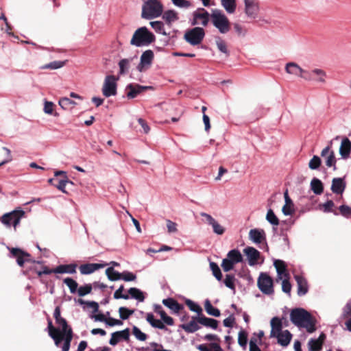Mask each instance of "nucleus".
I'll list each match as a JSON object with an SVG mask.
<instances>
[{
  "label": "nucleus",
  "instance_id": "9d476101",
  "mask_svg": "<svg viewBox=\"0 0 351 351\" xmlns=\"http://www.w3.org/2000/svg\"><path fill=\"white\" fill-rule=\"evenodd\" d=\"M152 88V86H141L138 84H130L125 87V91L128 99H134L141 93Z\"/></svg>",
  "mask_w": 351,
  "mask_h": 351
},
{
  "label": "nucleus",
  "instance_id": "c756f323",
  "mask_svg": "<svg viewBox=\"0 0 351 351\" xmlns=\"http://www.w3.org/2000/svg\"><path fill=\"white\" fill-rule=\"evenodd\" d=\"M274 337L277 338L278 343L281 345L282 346H287L292 337V335L288 330H284L282 333L278 334V335L275 336Z\"/></svg>",
  "mask_w": 351,
  "mask_h": 351
},
{
  "label": "nucleus",
  "instance_id": "79ce46f5",
  "mask_svg": "<svg viewBox=\"0 0 351 351\" xmlns=\"http://www.w3.org/2000/svg\"><path fill=\"white\" fill-rule=\"evenodd\" d=\"M129 294L132 298L138 300L140 302H143L145 300V296L143 293L138 289L135 287H132L128 290Z\"/></svg>",
  "mask_w": 351,
  "mask_h": 351
},
{
  "label": "nucleus",
  "instance_id": "e2e57ef3",
  "mask_svg": "<svg viewBox=\"0 0 351 351\" xmlns=\"http://www.w3.org/2000/svg\"><path fill=\"white\" fill-rule=\"evenodd\" d=\"M335 163H336V159H335V153L333 151H332L330 153L329 156L326 158V165L328 167H334V170H335L336 169Z\"/></svg>",
  "mask_w": 351,
  "mask_h": 351
},
{
  "label": "nucleus",
  "instance_id": "6e6d98bb",
  "mask_svg": "<svg viewBox=\"0 0 351 351\" xmlns=\"http://www.w3.org/2000/svg\"><path fill=\"white\" fill-rule=\"evenodd\" d=\"M77 302L80 304H86L88 306L92 308L93 309V313H97L99 311V304L97 302L91 301V302H86L82 299H78Z\"/></svg>",
  "mask_w": 351,
  "mask_h": 351
},
{
  "label": "nucleus",
  "instance_id": "72a5a7b5",
  "mask_svg": "<svg viewBox=\"0 0 351 351\" xmlns=\"http://www.w3.org/2000/svg\"><path fill=\"white\" fill-rule=\"evenodd\" d=\"M62 335H64V338H63L64 343L62 347V351H69L70 349L71 343L72 341L73 337V330L69 329V330H67L66 332H64Z\"/></svg>",
  "mask_w": 351,
  "mask_h": 351
},
{
  "label": "nucleus",
  "instance_id": "f704fd0d",
  "mask_svg": "<svg viewBox=\"0 0 351 351\" xmlns=\"http://www.w3.org/2000/svg\"><path fill=\"white\" fill-rule=\"evenodd\" d=\"M221 5L228 14H233L237 8V0H221Z\"/></svg>",
  "mask_w": 351,
  "mask_h": 351
},
{
  "label": "nucleus",
  "instance_id": "f8f14e48",
  "mask_svg": "<svg viewBox=\"0 0 351 351\" xmlns=\"http://www.w3.org/2000/svg\"><path fill=\"white\" fill-rule=\"evenodd\" d=\"M10 253L16 259V262L21 267H23L24 263L25 262H30L31 259V255L26 252L23 251L20 248H12L10 250Z\"/></svg>",
  "mask_w": 351,
  "mask_h": 351
},
{
  "label": "nucleus",
  "instance_id": "bf43d9fd",
  "mask_svg": "<svg viewBox=\"0 0 351 351\" xmlns=\"http://www.w3.org/2000/svg\"><path fill=\"white\" fill-rule=\"evenodd\" d=\"M62 334L63 332L59 331V332L49 335L51 338L54 341V343L57 347L60 346V344L63 341L64 335Z\"/></svg>",
  "mask_w": 351,
  "mask_h": 351
},
{
  "label": "nucleus",
  "instance_id": "9b49d317",
  "mask_svg": "<svg viewBox=\"0 0 351 351\" xmlns=\"http://www.w3.org/2000/svg\"><path fill=\"white\" fill-rule=\"evenodd\" d=\"M245 13L251 18L255 19L259 10V3L258 0H244Z\"/></svg>",
  "mask_w": 351,
  "mask_h": 351
},
{
  "label": "nucleus",
  "instance_id": "393cba45",
  "mask_svg": "<svg viewBox=\"0 0 351 351\" xmlns=\"http://www.w3.org/2000/svg\"><path fill=\"white\" fill-rule=\"evenodd\" d=\"M197 321L199 324L203 325L204 326L211 328L213 329H217L218 327V321L213 319L206 317L202 314L197 316Z\"/></svg>",
  "mask_w": 351,
  "mask_h": 351
},
{
  "label": "nucleus",
  "instance_id": "8fccbe9b",
  "mask_svg": "<svg viewBox=\"0 0 351 351\" xmlns=\"http://www.w3.org/2000/svg\"><path fill=\"white\" fill-rule=\"evenodd\" d=\"M119 316L122 319H127L128 317L133 315L134 310H130L125 307H120L119 308Z\"/></svg>",
  "mask_w": 351,
  "mask_h": 351
},
{
  "label": "nucleus",
  "instance_id": "473e14b6",
  "mask_svg": "<svg viewBox=\"0 0 351 351\" xmlns=\"http://www.w3.org/2000/svg\"><path fill=\"white\" fill-rule=\"evenodd\" d=\"M227 258L234 265L243 261V256L240 251L237 249L232 250L227 254Z\"/></svg>",
  "mask_w": 351,
  "mask_h": 351
},
{
  "label": "nucleus",
  "instance_id": "680f3d73",
  "mask_svg": "<svg viewBox=\"0 0 351 351\" xmlns=\"http://www.w3.org/2000/svg\"><path fill=\"white\" fill-rule=\"evenodd\" d=\"M56 324L60 325L62 327V330H60V332L64 333L66 332L69 329H72L69 325L66 322V320L62 317L57 321H56Z\"/></svg>",
  "mask_w": 351,
  "mask_h": 351
},
{
  "label": "nucleus",
  "instance_id": "bb28decb",
  "mask_svg": "<svg viewBox=\"0 0 351 351\" xmlns=\"http://www.w3.org/2000/svg\"><path fill=\"white\" fill-rule=\"evenodd\" d=\"M295 279L298 285V294L304 295L308 292V283L306 280L300 275H295Z\"/></svg>",
  "mask_w": 351,
  "mask_h": 351
},
{
  "label": "nucleus",
  "instance_id": "09e8293b",
  "mask_svg": "<svg viewBox=\"0 0 351 351\" xmlns=\"http://www.w3.org/2000/svg\"><path fill=\"white\" fill-rule=\"evenodd\" d=\"M65 61H53L49 64L43 65L41 68L43 69H58L64 66Z\"/></svg>",
  "mask_w": 351,
  "mask_h": 351
},
{
  "label": "nucleus",
  "instance_id": "052dcab7",
  "mask_svg": "<svg viewBox=\"0 0 351 351\" xmlns=\"http://www.w3.org/2000/svg\"><path fill=\"white\" fill-rule=\"evenodd\" d=\"M234 264H233L228 258L222 261L221 267L224 271L228 272L233 269Z\"/></svg>",
  "mask_w": 351,
  "mask_h": 351
},
{
  "label": "nucleus",
  "instance_id": "774afa93",
  "mask_svg": "<svg viewBox=\"0 0 351 351\" xmlns=\"http://www.w3.org/2000/svg\"><path fill=\"white\" fill-rule=\"evenodd\" d=\"M351 316V300L346 304L343 309L342 317L348 318Z\"/></svg>",
  "mask_w": 351,
  "mask_h": 351
},
{
  "label": "nucleus",
  "instance_id": "4d7b16f0",
  "mask_svg": "<svg viewBox=\"0 0 351 351\" xmlns=\"http://www.w3.org/2000/svg\"><path fill=\"white\" fill-rule=\"evenodd\" d=\"M132 333L140 341H145L147 339V335L141 332V330L136 326L132 328Z\"/></svg>",
  "mask_w": 351,
  "mask_h": 351
},
{
  "label": "nucleus",
  "instance_id": "b1692460",
  "mask_svg": "<svg viewBox=\"0 0 351 351\" xmlns=\"http://www.w3.org/2000/svg\"><path fill=\"white\" fill-rule=\"evenodd\" d=\"M274 265L276 269L278 276L280 279H282V278H289V274L287 270V265L283 261L276 260L274 263Z\"/></svg>",
  "mask_w": 351,
  "mask_h": 351
},
{
  "label": "nucleus",
  "instance_id": "c9c22d12",
  "mask_svg": "<svg viewBox=\"0 0 351 351\" xmlns=\"http://www.w3.org/2000/svg\"><path fill=\"white\" fill-rule=\"evenodd\" d=\"M134 58H124L119 61V73L121 75H123L128 72L130 63L133 60Z\"/></svg>",
  "mask_w": 351,
  "mask_h": 351
},
{
  "label": "nucleus",
  "instance_id": "0eeeda50",
  "mask_svg": "<svg viewBox=\"0 0 351 351\" xmlns=\"http://www.w3.org/2000/svg\"><path fill=\"white\" fill-rule=\"evenodd\" d=\"M257 285L262 293L266 295L274 293L273 279L266 273H261Z\"/></svg>",
  "mask_w": 351,
  "mask_h": 351
},
{
  "label": "nucleus",
  "instance_id": "412c9836",
  "mask_svg": "<svg viewBox=\"0 0 351 351\" xmlns=\"http://www.w3.org/2000/svg\"><path fill=\"white\" fill-rule=\"evenodd\" d=\"M77 265L67 264V265H60L56 268L52 269V271L54 274H73L76 273Z\"/></svg>",
  "mask_w": 351,
  "mask_h": 351
},
{
  "label": "nucleus",
  "instance_id": "a19ab883",
  "mask_svg": "<svg viewBox=\"0 0 351 351\" xmlns=\"http://www.w3.org/2000/svg\"><path fill=\"white\" fill-rule=\"evenodd\" d=\"M64 283L69 287L71 293H75L78 290V283L71 278H66Z\"/></svg>",
  "mask_w": 351,
  "mask_h": 351
},
{
  "label": "nucleus",
  "instance_id": "de8ad7c7",
  "mask_svg": "<svg viewBox=\"0 0 351 351\" xmlns=\"http://www.w3.org/2000/svg\"><path fill=\"white\" fill-rule=\"evenodd\" d=\"M163 18L168 23L178 20V13L174 10L166 11L163 15Z\"/></svg>",
  "mask_w": 351,
  "mask_h": 351
},
{
  "label": "nucleus",
  "instance_id": "f257e3e1",
  "mask_svg": "<svg viewBox=\"0 0 351 351\" xmlns=\"http://www.w3.org/2000/svg\"><path fill=\"white\" fill-rule=\"evenodd\" d=\"M290 319L293 324L304 328L309 333L315 331V321L311 314L304 308H294L290 313Z\"/></svg>",
  "mask_w": 351,
  "mask_h": 351
},
{
  "label": "nucleus",
  "instance_id": "2eb2a0df",
  "mask_svg": "<svg viewBox=\"0 0 351 351\" xmlns=\"http://www.w3.org/2000/svg\"><path fill=\"white\" fill-rule=\"evenodd\" d=\"M130 338V329L125 328L121 331H117L111 335V338L109 341V343L111 346H116L121 339L128 341Z\"/></svg>",
  "mask_w": 351,
  "mask_h": 351
},
{
  "label": "nucleus",
  "instance_id": "0e129e2a",
  "mask_svg": "<svg viewBox=\"0 0 351 351\" xmlns=\"http://www.w3.org/2000/svg\"><path fill=\"white\" fill-rule=\"evenodd\" d=\"M124 290L123 285H121L120 287L114 293V299H124L128 300L129 295L126 294H122V291Z\"/></svg>",
  "mask_w": 351,
  "mask_h": 351
},
{
  "label": "nucleus",
  "instance_id": "dca6fc26",
  "mask_svg": "<svg viewBox=\"0 0 351 351\" xmlns=\"http://www.w3.org/2000/svg\"><path fill=\"white\" fill-rule=\"evenodd\" d=\"M108 264L105 263H86L81 265L79 267L80 273L83 275H88L93 273L96 270L104 268Z\"/></svg>",
  "mask_w": 351,
  "mask_h": 351
},
{
  "label": "nucleus",
  "instance_id": "6ab92c4d",
  "mask_svg": "<svg viewBox=\"0 0 351 351\" xmlns=\"http://www.w3.org/2000/svg\"><path fill=\"white\" fill-rule=\"evenodd\" d=\"M326 338V335L322 332L318 339H311L308 343L309 351H321Z\"/></svg>",
  "mask_w": 351,
  "mask_h": 351
},
{
  "label": "nucleus",
  "instance_id": "7c9ffc66",
  "mask_svg": "<svg viewBox=\"0 0 351 351\" xmlns=\"http://www.w3.org/2000/svg\"><path fill=\"white\" fill-rule=\"evenodd\" d=\"M346 188V184L341 178H333L331 190L334 193L341 194Z\"/></svg>",
  "mask_w": 351,
  "mask_h": 351
},
{
  "label": "nucleus",
  "instance_id": "1a4fd4ad",
  "mask_svg": "<svg viewBox=\"0 0 351 351\" xmlns=\"http://www.w3.org/2000/svg\"><path fill=\"white\" fill-rule=\"evenodd\" d=\"M154 53L151 49L145 51L141 56L140 62L137 66V69L143 72L149 69L154 60Z\"/></svg>",
  "mask_w": 351,
  "mask_h": 351
},
{
  "label": "nucleus",
  "instance_id": "3c124183",
  "mask_svg": "<svg viewBox=\"0 0 351 351\" xmlns=\"http://www.w3.org/2000/svg\"><path fill=\"white\" fill-rule=\"evenodd\" d=\"M247 343V333L245 330H241L239 332L238 343L243 348L246 347Z\"/></svg>",
  "mask_w": 351,
  "mask_h": 351
},
{
  "label": "nucleus",
  "instance_id": "58836bf2",
  "mask_svg": "<svg viewBox=\"0 0 351 351\" xmlns=\"http://www.w3.org/2000/svg\"><path fill=\"white\" fill-rule=\"evenodd\" d=\"M106 274L108 278L111 281L120 280L121 276V273L114 270L112 267H110L106 269Z\"/></svg>",
  "mask_w": 351,
  "mask_h": 351
},
{
  "label": "nucleus",
  "instance_id": "5fc2aeb1",
  "mask_svg": "<svg viewBox=\"0 0 351 351\" xmlns=\"http://www.w3.org/2000/svg\"><path fill=\"white\" fill-rule=\"evenodd\" d=\"M234 280H235V278H234V275L227 274L226 276V278H225L223 282L227 287L234 290L235 289Z\"/></svg>",
  "mask_w": 351,
  "mask_h": 351
},
{
  "label": "nucleus",
  "instance_id": "a878e982",
  "mask_svg": "<svg viewBox=\"0 0 351 351\" xmlns=\"http://www.w3.org/2000/svg\"><path fill=\"white\" fill-rule=\"evenodd\" d=\"M351 152V141L348 138H343L340 147L339 154L343 159H347Z\"/></svg>",
  "mask_w": 351,
  "mask_h": 351
},
{
  "label": "nucleus",
  "instance_id": "39448f33",
  "mask_svg": "<svg viewBox=\"0 0 351 351\" xmlns=\"http://www.w3.org/2000/svg\"><path fill=\"white\" fill-rule=\"evenodd\" d=\"M25 214L24 210L21 209L14 210L10 213L4 214L1 217V221L8 226L12 225L14 228H16L20 223L21 219L25 216Z\"/></svg>",
  "mask_w": 351,
  "mask_h": 351
},
{
  "label": "nucleus",
  "instance_id": "20e7f679",
  "mask_svg": "<svg viewBox=\"0 0 351 351\" xmlns=\"http://www.w3.org/2000/svg\"><path fill=\"white\" fill-rule=\"evenodd\" d=\"M210 20L213 25L221 34H226L230 30V22L221 10H213L210 14Z\"/></svg>",
  "mask_w": 351,
  "mask_h": 351
},
{
  "label": "nucleus",
  "instance_id": "ddd939ff",
  "mask_svg": "<svg viewBox=\"0 0 351 351\" xmlns=\"http://www.w3.org/2000/svg\"><path fill=\"white\" fill-rule=\"evenodd\" d=\"M286 71L289 74H293L300 76L303 79H309L308 71L302 69L296 63L289 62L286 65Z\"/></svg>",
  "mask_w": 351,
  "mask_h": 351
},
{
  "label": "nucleus",
  "instance_id": "4c0bfd02",
  "mask_svg": "<svg viewBox=\"0 0 351 351\" xmlns=\"http://www.w3.org/2000/svg\"><path fill=\"white\" fill-rule=\"evenodd\" d=\"M311 189L316 195H320L323 193L324 186L322 182L317 178H314L311 182Z\"/></svg>",
  "mask_w": 351,
  "mask_h": 351
},
{
  "label": "nucleus",
  "instance_id": "603ef678",
  "mask_svg": "<svg viewBox=\"0 0 351 351\" xmlns=\"http://www.w3.org/2000/svg\"><path fill=\"white\" fill-rule=\"evenodd\" d=\"M92 285L90 284H87L84 286L80 287L77 290V293L80 296L82 297L90 293L92 291Z\"/></svg>",
  "mask_w": 351,
  "mask_h": 351
},
{
  "label": "nucleus",
  "instance_id": "ea45409f",
  "mask_svg": "<svg viewBox=\"0 0 351 351\" xmlns=\"http://www.w3.org/2000/svg\"><path fill=\"white\" fill-rule=\"evenodd\" d=\"M59 105L64 110L72 109L75 105L76 102L71 100L68 97H62L59 100Z\"/></svg>",
  "mask_w": 351,
  "mask_h": 351
},
{
  "label": "nucleus",
  "instance_id": "c03bdc74",
  "mask_svg": "<svg viewBox=\"0 0 351 351\" xmlns=\"http://www.w3.org/2000/svg\"><path fill=\"white\" fill-rule=\"evenodd\" d=\"M266 219L269 223H270L273 226L279 225V219L277 217V216L275 215L274 210L271 208H269L267 210V213L266 215Z\"/></svg>",
  "mask_w": 351,
  "mask_h": 351
},
{
  "label": "nucleus",
  "instance_id": "e433bc0d",
  "mask_svg": "<svg viewBox=\"0 0 351 351\" xmlns=\"http://www.w3.org/2000/svg\"><path fill=\"white\" fill-rule=\"evenodd\" d=\"M204 308L206 313L210 315L219 317L221 315L220 311L214 307L209 300H206L204 302Z\"/></svg>",
  "mask_w": 351,
  "mask_h": 351
},
{
  "label": "nucleus",
  "instance_id": "a18cd8bd",
  "mask_svg": "<svg viewBox=\"0 0 351 351\" xmlns=\"http://www.w3.org/2000/svg\"><path fill=\"white\" fill-rule=\"evenodd\" d=\"M215 43L218 49L221 52L225 53L227 57L229 56L230 52L228 50L226 42L223 40H222L220 37H217L215 40Z\"/></svg>",
  "mask_w": 351,
  "mask_h": 351
},
{
  "label": "nucleus",
  "instance_id": "6e6552de",
  "mask_svg": "<svg viewBox=\"0 0 351 351\" xmlns=\"http://www.w3.org/2000/svg\"><path fill=\"white\" fill-rule=\"evenodd\" d=\"M117 80L118 78L112 75H107L105 77L102 87V93L105 97H109L117 94Z\"/></svg>",
  "mask_w": 351,
  "mask_h": 351
},
{
  "label": "nucleus",
  "instance_id": "f3484780",
  "mask_svg": "<svg viewBox=\"0 0 351 351\" xmlns=\"http://www.w3.org/2000/svg\"><path fill=\"white\" fill-rule=\"evenodd\" d=\"M243 252L247 257L250 265L253 266L258 263L261 253L256 249L253 247H247L244 249Z\"/></svg>",
  "mask_w": 351,
  "mask_h": 351
},
{
  "label": "nucleus",
  "instance_id": "423d86ee",
  "mask_svg": "<svg viewBox=\"0 0 351 351\" xmlns=\"http://www.w3.org/2000/svg\"><path fill=\"white\" fill-rule=\"evenodd\" d=\"M204 36V29L197 27L187 31L184 34V39L191 45H197L202 43Z\"/></svg>",
  "mask_w": 351,
  "mask_h": 351
},
{
  "label": "nucleus",
  "instance_id": "49530a36",
  "mask_svg": "<svg viewBox=\"0 0 351 351\" xmlns=\"http://www.w3.org/2000/svg\"><path fill=\"white\" fill-rule=\"evenodd\" d=\"M210 268L216 279L219 281H221L222 279V274L218 265L215 262H210Z\"/></svg>",
  "mask_w": 351,
  "mask_h": 351
},
{
  "label": "nucleus",
  "instance_id": "69168bd1",
  "mask_svg": "<svg viewBox=\"0 0 351 351\" xmlns=\"http://www.w3.org/2000/svg\"><path fill=\"white\" fill-rule=\"evenodd\" d=\"M173 3L179 8H188L191 5L190 1L187 0H171Z\"/></svg>",
  "mask_w": 351,
  "mask_h": 351
},
{
  "label": "nucleus",
  "instance_id": "864d4df0",
  "mask_svg": "<svg viewBox=\"0 0 351 351\" xmlns=\"http://www.w3.org/2000/svg\"><path fill=\"white\" fill-rule=\"evenodd\" d=\"M186 304L191 311L196 312L199 315L202 313V308L198 304H197L194 302H193L192 300H186Z\"/></svg>",
  "mask_w": 351,
  "mask_h": 351
},
{
  "label": "nucleus",
  "instance_id": "338daca9",
  "mask_svg": "<svg viewBox=\"0 0 351 351\" xmlns=\"http://www.w3.org/2000/svg\"><path fill=\"white\" fill-rule=\"evenodd\" d=\"M339 212L341 215L348 218L351 215V208L347 205H341L339 207Z\"/></svg>",
  "mask_w": 351,
  "mask_h": 351
},
{
  "label": "nucleus",
  "instance_id": "4be33fe9",
  "mask_svg": "<svg viewBox=\"0 0 351 351\" xmlns=\"http://www.w3.org/2000/svg\"><path fill=\"white\" fill-rule=\"evenodd\" d=\"M162 304L174 313H178L184 308L182 304H179L177 300L172 298L162 300Z\"/></svg>",
  "mask_w": 351,
  "mask_h": 351
},
{
  "label": "nucleus",
  "instance_id": "13d9d810",
  "mask_svg": "<svg viewBox=\"0 0 351 351\" xmlns=\"http://www.w3.org/2000/svg\"><path fill=\"white\" fill-rule=\"evenodd\" d=\"M321 165V159L317 156H314L308 163V167L311 169H317Z\"/></svg>",
  "mask_w": 351,
  "mask_h": 351
},
{
  "label": "nucleus",
  "instance_id": "a211bd4d",
  "mask_svg": "<svg viewBox=\"0 0 351 351\" xmlns=\"http://www.w3.org/2000/svg\"><path fill=\"white\" fill-rule=\"evenodd\" d=\"M309 75V79H304L307 81H315L317 82L325 83L326 77L327 76L326 73L320 69H315L312 71H308Z\"/></svg>",
  "mask_w": 351,
  "mask_h": 351
},
{
  "label": "nucleus",
  "instance_id": "2f4dec72",
  "mask_svg": "<svg viewBox=\"0 0 351 351\" xmlns=\"http://www.w3.org/2000/svg\"><path fill=\"white\" fill-rule=\"evenodd\" d=\"M198 324L199 323L197 321V316H195L193 317L192 319L189 323L182 324L181 327L186 332H194L200 328Z\"/></svg>",
  "mask_w": 351,
  "mask_h": 351
},
{
  "label": "nucleus",
  "instance_id": "7ed1b4c3",
  "mask_svg": "<svg viewBox=\"0 0 351 351\" xmlns=\"http://www.w3.org/2000/svg\"><path fill=\"white\" fill-rule=\"evenodd\" d=\"M163 11V5L158 0H147L142 6L141 17L152 19L160 16Z\"/></svg>",
  "mask_w": 351,
  "mask_h": 351
},
{
  "label": "nucleus",
  "instance_id": "f03ea898",
  "mask_svg": "<svg viewBox=\"0 0 351 351\" xmlns=\"http://www.w3.org/2000/svg\"><path fill=\"white\" fill-rule=\"evenodd\" d=\"M155 36L146 27L138 28L130 40V45L135 47L148 46L155 41Z\"/></svg>",
  "mask_w": 351,
  "mask_h": 351
},
{
  "label": "nucleus",
  "instance_id": "5701e85b",
  "mask_svg": "<svg viewBox=\"0 0 351 351\" xmlns=\"http://www.w3.org/2000/svg\"><path fill=\"white\" fill-rule=\"evenodd\" d=\"M270 324H271V330L270 332V337H274L283 332V331H282V320L279 317H273L271 319Z\"/></svg>",
  "mask_w": 351,
  "mask_h": 351
},
{
  "label": "nucleus",
  "instance_id": "c85d7f7f",
  "mask_svg": "<svg viewBox=\"0 0 351 351\" xmlns=\"http://www.w3.org/2000/svg\"><path fill=\"white\" fill-rule=\"evenodd\" d=\"M154 312L159 314L161 319L168 326H173L174 321L172 317L168 316L160 305H155Z\"/></svg>",
  "mask_w": 351,
  "mask_h": 351
},
{
  "label": "nucleus",
  "instance_id": "4468645a",
  "mask_svg": "<svg viewBox=\"0 0 351 351\" xmlns=\"http://www.w3.org/2000/svg\"><path fill=\"white\" fill-rule=\"evenodd\" d=\"M195 23L193 24L200 23L203 26H206L210 19V14L204 9L199 8L193 14Z\"/></svg>",
  "mask_w": 351,
  "mask_h": 351
},
{
  "label": "nucleus",
  "instance_id": "37998d69",
  "mask_svg": "<svg viewBox=\"0 0 351 351\" xmlns=\"http://www.w3.org/2000/svg\"><path fill=\"white\" fill-rule=\"evenodd\" d=\"M67 184H73V183L69 180L66 176H65V178H63L61 180L58 179V181L54 184V186L66 193V191H65V186Z\"/></svg>",
  "mask_w": 351,
  "mask_h": 351
},
{
  "label": "nucleus",
  "instance_id": "cd10ccee",
  "mask_svg": "<svg viewBox=\"0 0 351 351\" xmlns=\"http://www.w3.org/2000/svg\"><path fill=\"white\" fill-rule=\"evenodd\" d=\"M284 197L285 200V204L283 206L282 211L285 215H291L294 212V205L291 199L289 196L287 190H286V191L285 192Z\"/></svg>",
  "mask_w": 351,
  "mask_h": 351
},
{
  "label": "nucleus",
  "instance_id": "aec40b11",
  "mask_svg": "<svg viewBox=\"0 0 351 351\" xmlns=\"http://www.w3.org/2000/svg\"><path fill=\"white\" fill-rule=\"evenodd\" d=\"M249 238L255 243H261L266 241L265 232L263 229H252L249 232Z\"/></svg>",
  "mask_w": 351,
  "mask_h": 351
}]
</instances>
